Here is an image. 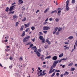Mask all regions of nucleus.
<instances>
[{"instance_id": "1", "label": "nucleus", "mask_w": 77, "mask_h": 77, "mask_svg": "<svg viewBox=\"0 0 77 77\" xmlns=\"http://www.w3.org/2000/svg\"><path fill=\"white\" fill-rule=\"evenodd\" d=\"M32 49L33 50H34V53L36 52L38 57H40L41 56V54L38 51H37V48H36V46L32 47Z\"/></svg>"}, {"instance_id": "2", "label": "nucleus", "mask_w": 77, "mask_h": 77, "mask_svg": "<svg viewBox=\"0 0 77 77\" xmlns=\"http://www.w3.org/2000/svg\"><path fill=\"white\" fill-rule=\"evenodd\" d=\"M58 62H59V60H57V61H54V63L53 64V66H52L51 67V70H52L53 69V68H54L55 67H56V65L58 63Z\"/></svg>"}, {"instance_id": "3", "label": "nucleus", "mask_w": 77, "mask_h": 77, "mask_svg": "<svg viewBox=\"0 0 77 77\" xmlns=\"http://www.w3.org/2000/svg\"><path fill=\"white\" fill-rule=\"evenodd\" d=\"M14 6H15V5H13L10 7L9 9V11L10 12L8 13V15H11V14H13L14 13V11H11L14 9Z\"/></svg>"}, {"instance_id": "4", "label": "nucleus", "mask_w": 77, "mask_h": 77, "mask_svg": "<svg viewBox=\"0 0 77 77\" xmlns=\"http://www.w3.org/2000/svg\"><path fill=\"white\" fill-rule=\"evenodd\" d=\"M69 0H67L66 2V10L67 11H68L69 10V8L68 6H69Z\"/></svg>"}, {"instance_id": "5", "label": "nucleus", "mask_w": 77, "mask_h": 77, "mask_svg": "<svg viewBox=\"0 0 77 77\" xmlns=\"http://www.w3.org/2000/svg\"><path fill=\"white\" fill-rule=\"evenodd\" d=\"M50 28L48 26H44L43 27V30H49Z\"/></svg>"}, {"instance_id": "6", "label": "nucleus", "mask_w": 77, "mask_h": 77, "mask_svg": "<svg viewBox=\"0 0 77 77\" xmlns=\"http://www.w3.org/2000/svg\"><path fill=\"white\" fill-rule=\"evenodd\" d=\"M57 11H58L57 13V14H60V13H61V8H58L57 9Z\"/></svg>"}, {"instance_id": "7", "label": "nucleus", "mask_w": 77, "mask_h": 77, "mask_svg": "<svg viewBox=\"0 0 77 77\" xmlns=\"http://www.w3.org/2000/svg\"><path fill=\"white\" fill-rule=\"evenodd\" d=\"M30 24V23H27V25L26 24H24V26H25V28H27V27H28L29 26V25Z\"/></svg>"}, {"instance_id": "8", "label": "nucleus", "mask_w": 77, "mask_h": 77, "mask_svg": "<svg viewBox=\"0 0 77 77\" xmlns=\"http://www.w3.org/2000/svg\"><path fill=\"white\" fill-rule=\"evenodd\" d=\"M57 59V57L56 56H54L52 57V59L54 60H56Z\"/></svg>"}, {"instance_id": "9", "label": "nucleus", "mask_w": 77, "mask_h": 77, "mask_svg": "<svg viewBox=\"0 0 77 77\" xmlns=\"http://www.w3.org/2000/svg\"><path fill=\"white\" fill-rule=\"evenodd\" d=\"M25 38H26V37L24 38L23 39V41L24 42H26L27 41H29V40H28Z\"/></svg>"}, {"instance_id": "10", "label": "nucleus", "mask_w": 77, "mask_h": 77, "mask_svg": "<svg viewBox=\"0 0 77 77\" xmlns=\"http://www.w3.org/2000/svg\"><path fill=\"white\" fill-rule=\"evenodd\" d=\"M24 25L22 26L21 28L20 29V30L23 31V28H24Z\"/></svg>"}, {"instance_id": "11", "label": "nucleus", "mask_w": 77, "mask_h": 77, "mask_svg": "<svg viewBox=\"0 0 77 77\" xmlns=\"http://www.w3.org/2000/svg\"><path fill=\"white\" fill-rule=\"evenodd\" d=\"M69 74V72H65V73L63 74L64 75H68Z\"/></svg>"}, {"instance_id": "12", "label": "nucleus", "mask_w": 77, "mask_h": 77, "mask_svg": "<svg viewBox=\"0 0 77 77\" xmlns=\"http://www.w3.org/2000/svg\"><path fill=\"white\" fill-rule=\"evenodd\" d=\"M42 40V44H44L45 43V38H43Z\"/></svg>"}, {"instance_id": "13", "label": "nucleus", "mask_w": 77, "mask_h": 77, "mask_svg": "<svg viewBox=\"0 0 77 77\" xmlns=\"http://www.w3.org/2000/svg\"><path fill=\"white\" fill-rule=\"evenodd\" d=\"M17 17H18L16 15H14L13 16V19H15V18H17Z\"/></svg>"}, {"instance_id": "14", "label": "nucleus", "mask_w": 77, "mask_h": 77, "mask_svg": "<svg viewBox=\"0 0 77 77\" xmlns=\"http://www.w3.org/2000/svg\"><path fill=\"white\" fill-rule=\"evenodd\" d=\"M56 74V72H54L51 75V77H54Z\"/></svg>"}, {"instance_id": "15", "label": "nucleus", "mask_w": 77, "mask_h": 77, "mask_svg": "<svg viewBox=\"0 0 77 77\" xmlns=\"http://www.w3.org/2000/svg\"><path fill=\"white\" fill-rule=\"evenodd\" d=\"M45 74H46V73H44L43 74H42V73H40V75H42V76L44 75H45Z\"/></svg>"}, {"instance_id": "16", "label": "nucleus", "mask_w": 77, "mask_h": 77, "mask_svg": "<svg viewBox=\"0 0 77 77\" xmlns=\"http://www.w3.org/2000/svg\"><path fill=\"white\" fill-rule=\"evenodd\" d=\"M22 21H26V17H23V19L22 20Z\"/></svg>"}, {"instance_id": "17", "label": "nucleus", "mask_w": 77, "mask_h": 77, "mask_svg": "<svg viewBox=\"0 0 77 77\" xmlns=\"http://www.w3.org/2000/svg\"><path fill=\"white\" fill-rule=\"evenodd\" d=\"M62 28L59 27L58 28V32H60V31H62Z\"/></svg>"}, {"instance_id": "18", "label": "nucleus", "mask_w": 77, "mask_h": 77, "mask_svg": "<svg viewBox=\"0 0 77 77\" xmlns=\"http://www.w3.org/2000/svg\"><path fill=\"white\" fill-rule=\"evenodd\" d=\"M9 7H7L6 8V9L5 10V11L6 12H9Z\"/></svg>"}, {"instance_id": "19", "label": "nucleus", "mask_w": 77, "mask_h": 77, "mask_svg": "<svg viewBox=\"0 0 77 77\" xmlns=\"http://www.w3.org/2000/svg\"><path fill=\"white\" fill-rule=\"evenodd\" d=\"M54 12H55L56 13H57V11L55 10L54 11H52L51 12V14H53V13H54Z\"/></svg>"}, {"instance_id": "20", "label": "nucleus", "mask_w": 77, "mask_h": 77, "mask_svg": "<svg viewBox=\"0 0 77 77\" xmlns=\"http://www.w3.org/2000/svg\"><path fill=\"white\" fill-rule=\"evenodd\" d=\"M39 38L40 39V40H42L43 39V36H40L39 37Z\"/></svg>"}, {"instance_id": "21", "label": "nucleus", "mask_w": 77, "mask_h": 77, "mask_svg": "<svg viewBox=\"0 0 77 77\" xmlns=\"http://www.w3.org/2000/svg\"><path fill=\"white\" fill-rule=\"evenodd\" d=\"M63 56V53H62V54H60L59 55V57H62V56Z\"/></svg>"}, {"instance_id": "22", "label": "nucleus", "mask_w": 77, "mask_h": 77, "mask_svg": "<svg viewBox=\"0 0 77 77\" xmlns=\"http://www.w3.org/2000/svg\"><path fill=\"white\" fill-rule=\"evenodd\" d=\"M73 38V36H70L68 38L69 39H72Z\"/></svg>"}, {"instance_id": "23", "label": "nucleus", "mask_w": 77, "mask_h": 77, "mask_svg": "<svg viewBox=\"0 0 77 77\" xmlns=\"http://www.w3.org/2000/svg\"><path fill=\"white\" fill-rule=\"evenodd\" d=\"M75 70V68H71V71H74Z\"/></svg>"}, {"instance_id": "24", "label": "nucleus", "mask_w": 77, "mask_h": 77, "mask_svg": "<svg viewBox=\"0 0 77 77\" xmlns=\"http://www.w3.org/2000/svg\"><path fill=\"white\" fill-rule=\"evenodd\" d=\"M58 29V27H56V28H55L54 31L56 32L57 31Z\"/></svg>"}, {"instance_id": "25", "label": "nucleus", "mask_w": 77, "mask_h": 77, "mask_svg": "<svg viewBox=\"0 0 77 77\" xmlns=\"http://www.w3.org/2000/svg\"><path fill=\"white\" fill-rule=\"evenodd\" d=\"M75 45L74 46V49H72V51H71L72 53L73 51H74V50H75Z\"/></svg>"}, {"instance_id": "26", "label": "nucleus", "mask_w": 77, "mask_h": 77, "mask_svg": "<svg viewBox=\"0 0 77 77\" xmlns=\"http://www.w3.org/2000/svg\"><path fill=\"white\" fill-rule=\"evenodd\" d=\"M42 57H41V59L42 60H44V55H42Z\"/></svg>"}, {"instance_id": "27", "label": "nucleus", "mask_w": 77, "mask_h": 77, "mask_svg": "<svg viewBox=\"0 0 77 77\" xmlns=\"http://www.w3.org/2000/svg\"><path fill=\"white\" fill-rule=\"evenodd\" d=\"M50 58H51V56L46 57H45V59H50Z\"/></svg>"}, {"instance_id": "28", "label": "nucleus", "mask_w": 77, "mask_h": 77, "mask_svg": "<svg viewBox=\"0 0 77 77\" xmlns=\"http://www.w3.org/2000/svg\"><path fill=\"white\" fill-rule=\"evenodd\" d=\"M19 3H23V1H22V0H19Z\"/></svg>"}, {"instance_id": "29", "label": "nucleus", "mask_w": 77, "mask_h": 77, "mask_svg": "<svg viewBox=\"0 0 77 77\" xmlns=\"http://www.w3.org/2000/svg\"><path fill=\"white\" fill-rule=\"evenodd\" d=\"M30 38V36H27L25 37V39H27L28 40Z\"/></svg>"}, {"instance_id": "30", "label": "nucleus", "mask_w": 77, "mask_h": 77, "mask_svg": "<svg viewBox=\"0 0 77 77\" xmlns=\"http://www.w3.org/2000/svg\"><path fill=\"white\" fill-rule=\"evenodd\" d=\"M20 60H23V57H20V58H19Z\"/></svg>"}, {"instance_id": "31", "label": "nucleus", "mask_w": 77, "mask_h": 77, "mask_svg": "<svg viewBox=\"0 0 77 77\" xmlns=\"http://www.w3.org/2000/svg\"><path fill=\"white\" fill-rule=\"evenodd\" d=\"M75 0H72V3H75Z\"/></svg>"}, {"instance_id": "32", "label": "nucleus", "mask_w": 77, "mask_h": 77, "mask_svg": "<svg viewBox=\"0 0 77 77\" xmlns=\"http://www.w3.org/2000/svg\"><path fill=\"white\" fill-rule=\"evenodd\" d=\"M72 63H70L68 65V66H72Z\"/></svg>"}, {"instance_id": "33", "label": "nucleus", "mask_w": 77, "mask_h": 77, "mask_svg": "<svg viewBox=\"0 0 77 77\" xmlns=\"http://www.w3.org/2000/svg\"><path fill=\"white\" fill-rule=\"evenodd\" d=\"M19 24V23H18V22H17L16 23V27H17V26H18Z\"/></svg>"}, {"instance_id": "34", "label": "nucleus", "mask_w": 77, "mask_h": 77, "mask_svg": "<svg viewBox=\"0 0 77 77\" xmlns=\"http://www.w3.org/2000/svg\"><path fill=\"white\" fill-rule=\"evenodd\" d=\"M35 27L34 26H32L31 27V29L32 30H35Z\"/></svg>"}, {"instance_id": "35", "label": "nucleus", "mask_w": 77, "mask_h": 77, "mask_svg": "<svg viewBox=\"0 0 77 77\" xmlns=\"http://www.w3.org/2000/svg\"><path fill=\"white\" fill-rule=\"evenodd\" d=\"M52 72H53L52 70L50 69L49 72V74H50V73H52Z\"/></svg>"}, {"instance_id": "36", "label": "nucleus", "mask_w": 77, "mask_h": 77, "mask_svg": "<svg viewBox=\"0 0 77 77\" xmlns=\"http://www.w3.org/2000/svg\"><path fill=\"white\" fill-rule=\"evenodd\" d=\"M29 28H27L25 30L26 32H27L29 31Z\"/></svg>"}, {"instance_id": "37", "label": "nucleus", "mask_w": 77, "mask_h": 77, "mask_svg": "<svg viewBox=\"0 0 77 77\" xmlns=\"http://www.w3.org/2000/svg\"><path fill=\"white\" fill-rule=\"evenodd\" d=\"M69 47H66V48H64V50H66V49L67 50H68L69 49Z\"/></svg>"}, {"instance_id": "38", "label": "nucleus", "mask_w": 77, "mask_h": 77, "mask_svg": "<svg viewBox=\"0 0 77 77\" xmlns=\"http://www.w3.org/2000/svg\"><path fill=\"white\" fill-rule=\"evenodd\" d=\"M62 60H67V58H63L62 59Z\"/></svg>"}, {"instance_id": "39", "label": "nucleus", "mask_w": 77, "mask_h": 77, "mask_svg": "<svg viewBox=\"0 0 77 77\" xmlns=\"http://www.w3.org/2000/svg\"><path fill=\"white\" fill-rule=\"evenodd\" d=\"M35 38H34L33 39H32L31 40L32 41V42H34L35 41Z\"/></svg>"}, {"instance_id": "40", "label": "nucleus", "mask_w": 77, "mask_h": 77, "mask_svg": "<svg viewBox=\"0 0 77 77\" xmlns=\"http://www.w3.org/2000/svg\"><path fill=\"white\" fill-rule=\"evenodd\" d=\"M59 31H58L56 32V35H59Z\"/></svg>"}, {"instance_id": "41", "label": "nucleus", "mask_w": 77, "mask_h": 77, "mask_svg": "<svg viewBox=\"0 0 77 77\" xmlns=\"http://www.w3.org/2000/svg\"><path fill=\"white\" fill-rule=\"evenodd\" d=\"M55 20L56 21V22H58V21H59V19H58V18H56L55 19Z\"/></svg>"}, {"instance_id": "42", "label": "nucleus", "mask_w": 77, "mask_h": 77, "mask_svg": "<svg viewBox=\"0 0 77 77\" xmlns=\"http://www.w3.org/2000/svg\"><path fill=\"white\" fill-rule=\"evenodd\" d=\"M48 11V9H46V10H45V11L44 13H46V12H47Z\"/></svg>"}, {"instance_id": "43", "label": "nucleus", "mask_w": 77, "mask_h": 77, "mask_svg": "<svg viewBox=\"0 0 77 77\" xmlns=\"http://www.w3.org/2000/svg\"><path fill=\"white\" fill-rule=\"evenodd\" d=\"M9 59L10 60H12L13 59V58H12V57H9Z\"/></svg>"}, {"instance_id": "44", "label": "nucleus", "mask_w": 77, "mask_h": 77, "mask_svg": "<svg viewBox=\"0 0 77 77\" xmlns=\"http://www.w3.org/2000/svg\"><path fill=\"white\" fill-rule=\"evenodd\" d=\"M47 43L48 45H50V44H51V42H50V41H49L47 42Z\"/></svg>"}, {"instance_id": "45", "label": "nucleus", "mask_w": 77, "mask_h": 77, "mask_svg": "<svg viewBox=\"0 0 77 77\" xmlns=\"http://www.w3.org/2000/svg\"><path fill=\"white\" fill-rule=\"evenodd\" d=\"M43 32L44 33H47V31H43Z\"/></svg>"}, {"instance_id": "46", "label": "nucleus", "mask_w": 77, "mask_h": 77, "mask_svg": "<svg viewBox=\"0 0 77 77\" xmlns=\"http://www.w3.org/2000/svg\"><path fill=\"white\" fill-rule=\"evenodd\" d=\"M24 36H25V34H22L21 35V36H22V37H24Z\"/></svg>"}, {"instance_id": "47", "label": "nucleus", "mask_w": 77, "mask_h": 77, "mask_svg": "<svg viewBox=\"0 0 77 77\" xmlns=\"http://www.w3.org/2000/svg\"><path fill=\"white\" fill-rule=\"evenodd\" d=\"M49 42V40L48 39V38H47L46 39V42Z\"/></svg>"}, {"instance_id": "48", "label": "nucleus", "mask_w": 77, "mask_h": 77, "mask_svg": "<svg viewBox=\"0 0 77 77\" xmlns=\"http://www.w3.org/2000/svg\"><path fill=\"white\" fill-rule=\"evenodd\" d=\"M33 44L31 45L29 47V48H31V47H32V46H33Z\"/></svg>"}, {"instance_id": "49", "label": "nucleus", "mask_w": 77, "mask_h": 77, "mask_svg": "<svg viewBox=\"0 0 77 77\" xmlns=\"http://www.w3.org/2000/svg\"><path fill=\"white\" fill-rule=\"evenodd\" d=\"M64 44H65L68 45V44H69V43H68V42H65Z\"/></svg>"}, {"instance_id": "50", "label": "nucleus", "mask_w": 77, "mask_h": 77, "mask_svg": "<svg viewBox=\"0 0 77 77\" xmlns=\"http://www.w3.org/2000/svg\"><path fill=\"white\" fill-rule=\"evenodd\" d=\"M56 32L55 31H53V33L54 35V34H55V33H56Z\"/></svg>"}, {"instance_id": "51", "label": "nucleus", "mask_w": 77, "mask_h": 77, "mask_svg": "<svg viewBox=\"0 0 77 77\" xmlns=\"http://www.w3.org/2000/svg\"><path fill=\"white\" fill-rule=\"evenodd\" d=\"M56 75H57V76H59V73L57 72L56 74Z\"/></svg>"}, {"instance_id": "52", "label": "nucleus", "mask_w": 77, "mask_h": 77, "mask_svg": "<svg viewBox=\"0 0 77 77\" xmlns=\"http://www.w3.org/2000/svg\"><path fill=\"white\" fill-rule=\"evenodd\" d=\"M49 21H52V20H53V18H50L49 19Z\"/></svg>"}, {"instance_id": "53", "label": "nucleus", "mask_w": 77, "mask_h": 77, "mask_svg": "<svg viewBox=\"0 0 77 77\" xmlns=\"http://www.w3.org/2000/svg\"><path fill=\"white\" fill-rule=\"evenodd\" d=\"M43 68H45L46 67V65H44L42 66Z\"/></svg>"}, {"instance_id": "54", "label": "nucleus", "mask_w": 77, "mask_h": 77, "mask_svg": "<svg viewBox=\"0 0 77 77\" xmlns=\"http://www.w3.org/2000/svg\"><path fill=\"white\" fill-rule=\"evenodd\" d=\"M39 12V10H37L36 12V14H37V13H38V12Z\"/></svg>"}, {"instance_id": "55", "label": "nucleus", "mask_w": 77, "mask_h": 77, "mask_svg": "<svg viewBox=\"0 0 77 77\" xmlns=\"http://www.w3.org/2000/svg\"><path fill=\"white\" fill-rule=\"evenodd\" d=\"M8 40L7 39H6L4 41V42H8Z\"/></svg>"}, {"instance_id": "56", "label": "nucleus", "mask_w": 77, "mask_h": 77, "mask_svg": "<svg viewBox=\"0 0 77 77\" xmlns=\"http://www.w3.org/2000/svg\"><path fill=\"white\" fill-rule=\"evenodd\" d=\"M47 22H45L43 24L44 25H45V24H47Z\"/></svg>"}, {"instance_id": "57", "label": "nucleus", "mask_w": 77, "mask_h": 77, "mask_svg": "<svg viewBox=\"0 0 77 77\" xmlns=\"http://www.w3.org/2000/svg\"><path fill=\"white\" fill-rule=\"evenodd\" d=\"M55 71V69H53V70L52 71V72H53Z\"/></svg>"}, {"instance_id": "58", "label": "nucleus", "mask_w": 77, "mask_h": 77, "mask_svg": "<svg viewBox=\"0 0 77 77\" xmlns=\"http://www.w3.org/2000/svg\"><path fill=\"white\" fill-rule=\"evenodd\" d=\"M0 66H1V67L3 68V66H2V65L1 63H0Z\"/></svg>"}, {"instance_id": "59", "label": "nucleus", "mask_w": 77, "mask_h": 77, "mask_svg": "<svg viewBox=\"0 0 77 77\" xmlns=\"http://www.w3.org/2000/svg\"><path fill=\"white\" fill-rule=\"evenodd\" d=\"M48 18H47L45 20V22H47V21H48Z\"/></svg>"}, {"instance_id": "60", "label": "nucleus", "mask_w": 77, "mask_h": 77, "mask_svg": "<svg viewBox=\"0 0 77 77\" xmlns=\"http://www.w3.org/2000/svg\"><path fill=\"white\" fill-rule=\"evenodd\" d=\"M62 59L60 60L59 61V63H60V62H61L62 61Z\"/></svg>"}, {"instance_id": "61", "label": "nucleus", "mask_w": 77, "mask_h": 77, "mask_svg": "<svg viewBox=\"0 0 77 77\" xmlns=\"http://www.w3.org/2000/svg\"><path fill=\"white\" fill-rule=\"evenodd\" d=\"M22 14H20L19 15L20 17H22Z\"/></svg>"}, {"instance_id": "62", "label": "nucleus", "mask_w": 77, "mask_h": 77, "mask_svg": "<svg viewBox=\"0 0 77 77\" xmlns=\"http://www.w3.org/2000/svg\"><path fill=\"white\" fill-rule=\"evenodd\" d=\"M39 33L40 34H41V35H43V34L41 32H39Z\"/></svg>"}, {"instance_id": "63", "label": "nucleus", "mask_w": 77, "mask_h": 77, "mask_svg": "<svg viewBox=\"0 0 77 77\" xmlns=\"http://www.w3.org/2000/svg\"><path fill=\"white\" fill-rule=\"evenodd\" d=\"M63 74H61L60 75V77H63Z\"/></svg>"}, {"instance_id": "64", "label": "nucleus", "mask_w": 77, "mask_h": 77, "mask_svg": "<svg viewBox=\"0 0 77 77\" xmlns=\"http://www.w3.org/2000/svg\"><path fill=\"white\" fill-rule=\"evenodd\" d=\"M9 68H12V65H10L9 66Z\"/></svg>"}]
</instances>
